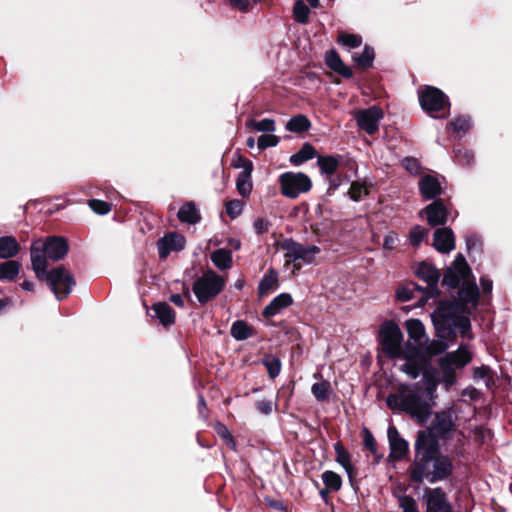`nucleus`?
Wrapping results in <instances>:
<instances>
[{
  "label": "nucleus",
  "mask_w": 512,
  "mask_h": 512,
  "mask_svg": "<svg viewBox=\"0 0 512 512\" xmlns=\"http://www.w3.org/2000/svg\"><path fill=\"white\" fill-rule=\"evenodd\" d=\"M210 258L219 270H227L232 266V252L228 249H217L211 254Z\"/></svg>",
  "instance_id": "nucleus-31"
},
{
  "label": "nucleus",
  "mask_w": 512,
  "mask_h": 512,
  "mask_svg": "<svg viewBox=\"0 0 512 512\" xmlns=\"http://www.w3.org/2000/svg\"><path fill=\"white\" fill-rule=\"evenodd\" d=\"M466 247L469 253L479 252L481 250L482 243L475 234H468L465 236Z\"/></svg>",
  "instance_id": "nucleus-55"
},
{
  "label": "nucleus",
  "mask_w": 512,
  "mask_h": 512,
  "mask_svg": "<svg viewBox=\"0 0 512 512\" xmlns=\"http://www.w3.org/2000/svg\"><path fill=\"white\" fill-rule=\"evenodd\" d=\"M415 291H422L424 293L423 288L415 283H411L406 286H401L396 291L397 299L402 302L410 301L415 297Z\"/></svg>",
  "instance_id": "nucleus-40"
},
{
  "label": "nucleus",
  "mask_w": 512,
  "mask_h": 512,
  "mask_svg": "<svg viewBox=\"0 0 512 512\" xmlns=\"http://www.w3.org/2000/svg\"><path fill=\"white\" fill-rule=\"evenodd\" d=\"M89 207L99 215H105L110 211V205L107 202L97 199L90 200Z\"/></svg>",
  "instance_id": "nucleus-53"
},
{
  "label": "nucleus",
  "mask_w": 512,
  "mask_h": 512,
  "mask_svg": "<svg viewBox=\"0 0 512 512\" xmlns=\"http://www.w3.org/2000/svg\"><path fill=\"white\" fill-rule=\"evenodd\" d=\"M279 183L281 193L291 199H295L300 194L308 192L312 187L310 178L301 172H285L280 175Z\"/></svg>",
  "instance_id": "nucleus-10"
},
{
  "label": "nucleus",
  "mask_w": 512,
  "mask_h": 512,
  "mask_svg": "<svg viewBox=\"0 0 512 512\" xmlns=\"http://www.w3.org/2000/svg\"><path fill=\"white\" fill-rule=\"evenodd\" d=\"M416 274L420 279L427 283V288L424 290L423 298L428 300L429 298L437 296L439 293V271L432 265L423 262L418 266Z\"/></svg>",
  "instance_id": "nucleus-15"
},
{
  "label": "nucleus",
  "mask_w": 512,
  "mask_h": 512,
  "mask_svg": "<svg viewBox=\"0 0 512 512\" xmlns=\"http://www.w3.org/2000/svg\"><path fill=\"white\" fill-rule=\"evenodd\" d=\"M429 230L415 225L409 232V242L412 246H418L428 235Z\"/></svg>",
  "instance_id": "nucleus-44"
},
{
  "label": "nucleus",
  "mask_w": 512,
  "mask_h": 512,
  "mask_svg": "<svg viewBox=\"0 0 512 512\" xmlns=\"http://www.w3.org/2000/svg\"><path fill=\"white\" fill-rule=\"evenodd\" d=\"M207 411H208V409H207L205 399L202 395H199L198 396V412H199L200 417H202L203 419H207V417H208Z\"/></svg>",
  "instance_id": "nucleus-61"
},
{
  "label": "nucleus",
  "mask_w": 512,
  "mask_h": 512,
  "mask_svg": "<svg viewBox=\"0 0 512 512\" xmlns=\"http://www.w3.org/2000/svg\"><path fill=\"white\" fill-rule=\"evenodd\" d=\"M423 500L426 505V512H454L446 492L441 487L425 488Z\"/></svg>",
  "instance_id": "nucleus-12"
},
{
  "label": "nucleus",
  "mask_w": 512,
  "mask_h": 512,
  "mask_svg": "<svg viewBox=\"0 0 512 512\" xmlns=\"http://www.w3.org/2000/svg\"><path fill=\"white\" fill-rule=\"evenodd\" d=\"M325 63L331 70L340 74L344 78H351L353 75L351 68L345 65L339 54L333 49L325 53Z\"/></svg>",
  "instance_id": "nucleus-22"
},
{
  "label": "nucleus",
  "mask_w": 512,
  "mask_h": 512,
  "mask_svg": "<svg viewBox=\"0 0 512 512\" xmlns=\"http://www.w3.org/2000/svg\"><path fill=\"white\" fill-rule=\"evenodd\" d=\"M226 213L231 219H235L238 216L241 215L243 208H244V202L239 199H233L226 203Z\"/></svg>",
  "instance_id": "nucleus-48"
},
{
  "label": "nucleus",
  "mask_w": 512,
  "mask_h": 512,
  "mask_svg": "<svg viewBox=\"0 0 512 512\" xmlns=\"http://www.w3.org/2000/svg\"><path fill=\"white\" fill-rule=\"evenodd\" d=\"M69 250L65 238L50 236L45 241L36 240L31 244V265L38 279H43L47 270V259L58 261L64 258Z\"/></svg>",
  "instance_id": "nucleus-4"
},
{
  "label": "nucleus",
  "mask_w": 512,
  "mask_h": 512,
  "mask_svg": "<svg viewBox=\"0 0 512 512\" xmlns=\"http://www.w3.org/2000/svg\"><path fill=\"white\" fill-rule=\"evenodd\" d=\"M415 458L409 467L411 481L429 483L446 480L454 470L451 458L440 452L439 442L429 431H419L415 441Z\"/></svg>",
  "instance_id": "nucleus-3"
},
{
  "label": "nucleus",
  "mask_w": 512,
  "mask_h": 512,
  "mask_svg": "<svg viewBox=\"0 0 512 512\" xmlns=\"http://www.w3.org/2000/svg\"><path fill=\"white\" fill-rule=\"evenodd\" d=\"M419 191L425 200H437L436 198L442 194V186L437 177L433 175H424L419 183Z\"/></svg>",
  "instance_id": "nucleus-18"
},
{
  "label": "nucleus",
  "mask_w": 512,
  "mask_h": 512,
  "mask_svg": "<svg viewBox=\"0 0 512 512\" xmlns=\"http://www.w3.org/2000/svg\"><path fill=\"white\" fill-rule=\"evenodd\" d=\"M471 274L470 267L463 255L459 254L453 261L452 267L444 273L442 284L450 288H457L460 283L467 281Z\"/></svg>",
  "instance_id": "nucleus-11"
},
{
  "label": "nucleus",
  "mask_w": 512,
  "mask_h": 512,
  "mask_svg": "<svg viewBox=\"0 0 512 512\" xmlns=\"http://www.w3.org/2000/svg\"><path fill=\"white\" fill-rule=\"evenodd\" d=\"M450 127L454 132H466L471 127L470 118L466 116H460L450 122Z\"/></svg>",
  "instance_id": "nucleus-50"
},
{
  "label": "nucleus",
  "mask_w": 512,
  "mask_h": 512,
  "mask_svg": "<svg viewBox=\"0 0 512 512\" xmlns=\"http://www.w3.org/2000/svg\"><path fill=\"white\" fill-rule=\"evenodd\" d=\"M151 311L154 313L152 317L157 318L164 327L174 324L175 312L166 302L155 303Z\"/></svg>",
  "instance_id": "nucleus-23"
},
{
  "label": "nucleus",
  "mask_w": 512,
  "mask_h": 512,
  "mask_svg": "<svg viewBox=\"0 0 512 512\" xmlns=\"http://www.w3.org/2000/svg\"><path fill=\"white\" fill-rule=\"evenodd\" d=\"M405 326L411 340L419 344L427 341L425 327L419 319H409L406 321Z\"/></svg>",
  "instance_id": "nucleus-29"
},
{
  "label": "nucleus",
  "mask_w": 512,
  "mask_h": 512,
  "mask_svg": "<svg viewBox=\"0 0 512 512\" xmlns=\"http://www.w3.org/2000/svg\"><path fill=\"white\" fill-rule=\"evenodd\" d=\"M185 247V238L178 233H168L157 242L159 257L165 259L172 251H181Z\"/></svg>",
  "instance_id": "nucleus-17"
},
{
  "label": "nucleus",
  "mask_w": 512,
  "mask_h": 512,
  "mask_svg": "<svg viewBox=\"0 0 512 512\" xmlns=\"http://www.w3.org/2000/svg\"><path fill=\"white\" fill-rule=\"evenodd\" d=\"M379 336L383 351L389 357L397 358L402 355L403 334L395 322H384L380 326Z\"/></svg>",
  "instance_id": "nucleus-9"
},
{
  "label": "nucleus",
  "mask_w": 512,
  "mask_h": 512,
  "mask_svg": "<svg viewBox=\"0 0 512 512\" xmlns=\"http://www.w3.org/2000/svg\"><path fill=\"white\" fill-rule=\"evenodd\" d=\"M339 158L335 156H318L317 164L321 173L332 176L339 166Z\"/></svg>",
  "instance_id": "nucleus-34"
},
{
  "label": "nucleus",
  "mask_w": 512,
  "mask_h": 512,
  "mask_svg": "<svg viewBox=\"0 0 512 512\" xmlns=\"http://www.w3.org/2000/svg\"><path fill=\"white\" fill-rule=\"evenodd\" d=\"M215 430L217 434L224 440L228 439L231 436V433L227 429V427L221 423H217L215 425Z\"/></svg>",
  "instance_id": "nucleus-62"
},
{
  "label": "nucleus",
  "mask_w": 512,
  "mask_h": 512,
  "mask_svg": "<svg viewBox=\"0 0 512 512\" xmlns=\"http://www.w3.org/2000/svg\"><path fill=\"white\" fill-rule=\"evenodd\" d=\"M348 193L353 201L358 202L363 198V196L368 194V190L363 184L353 182Z\"/></svg>",
  "instance_id": "nucleus-51"
},
{
  "label": "nucleus",
  "mask_w": 512,
  "mask_h": 512,
  "mask_svg": "<svg viewBox=\"0 0 512 512\" xmlns=\"http://www.w3.org/2000/svg\"><path fill=\"white\" fill-rule=\"evenodd\" d=\"M316 150L310 143H305L301 149L290 157V162L294 166H299L304 162L315 157Z\"/></svg>",
  "instance_id": "nucleus-33"
},
{
  "label": "nucleus",
  "mask_w": 512,
  "mask_h": 512,
  "mask_svg": "<svg viewBox=\"0 0 512 512\" xmlns=\"http://www.w3.org/2000/svg\"><path fill=\"white\" fill-rule=\"evenodd\" d=\"M405 363L401 366V371L406 373L411 379H416L420 376L424 361L422 358L412 357L408 352H405Z\"/></svg>",
  "instance_id": "nucleus-27"
},
{
  "label": "nucleus",
  "mask_w": 512,
  "mask_h": 512,
  "mask_svg": "<svg viewBox=\"0 0 512 512\" xmlns=\"http://www.w3.org/2000/svg\"><path fill=\"white\" fill-rule=\"evenodd\" d=\"M459 302L440 301L437 308L431 314L438 337L451 338L457 331L467 338H472L471 321L465 315L466 308L470 305L476 308L479 301V289L475 281L467 280L458 291Z\"/></svg>",
  "instance_id": "nucleus-2"
},
{
  "label": "nucleus",
  "mask_w": 512,
  "mask_h": 512,
  "mask_svg": "<svg viewBox=\"0 0 512 512\" xmlns=\"http://www.w3.org/2000/svg\"><path fill=\"white\" fill-rule=\"evenodd\" d=\"M177 217L181 222L193 225L201 220L200 213L193 202L183 204L177 213Z\"/></svg>",
  "instance_id": "nucleus-28"
},
{
  "label": "nucleus",
  "mask_w": 512,
  "mask_h": 512,
  "mask_svg": "<svg viewBox=\"0 0 512 512\" xmlns=\"http://www.w3.org/2000/svg\"><path fill=\"white\" fill-rule=\"evenodd\" d=\"M272 223L264 218H257L253 222V229L257 235H262L270 229Z\"/></svg>",
  "instance_id": "nucleus-56"
},
{
  "label": "nucleus",
  "mask_w": 512,
  "mask_h": 512,
  "mask_svg": "<svg viewBox=\"0 0 512 512\" xmlns=\"http://www.w3.org/2000/svg\"><path fill=\"white\" fill-rule=\"evenodd\" d=\"M338 42L343 46L356 48L362 44V37L360 35L342 32L338 36Z\"/></svg>",
  "instance_id": "nucleus-46"
},
{
  "label": "nucleus",
  "mask_w": 512,
  "mask_h": 512,
  "mask_svg": "<svg viewBox=\"0 0 512 512\" xmlns=\"http://www.w3.org/2000/svg\"><path fill=\"white\" fill-rule=\"evenodd\" d=\"M456 161L461 165H470L474 161V154L466 148H457L454 150Z\"/></svg>",
  "instance_id": "nucleus-49"
},
{
  "label": "nucleus",
  "mask_w": 512,
  "mask_h": 512,
  "mask_svg": "<svg viewBox=\"0 0 512 512\" xmlns=\"http://www.w3.org/2000/svg\"><path fill=\"white\" fill-rule=\"evenodd\" d=\"M20 251V244L13 236L0 237V259L8 260L17 256Z\"/></svg>",
  "instance_id": "nucleus-25"
},
{
  "label": "nucleus",
  "mask_w": 512,
  "mask_h": 512,
  "mask_svg": "<svg viewBox=\"0 0 512 512\" xmlns=\"http://www.w3.org/2000/svg\"><path fill=\"white\" fill-rule=\"evenodd\" d=\"M383 118V112L378 106H371L367 109L356 112L355 119L360 129L372 135L379 129V122Z\"/></svg>",
  "instance_id": "nucleus-14"
},
{
  "label": "nucleus",
  "mask_w": 512,
  "mask_h": 512,
  "mask_svg": "<svg viewBox=\"0 0 512 512\" xmlns=\"http://www.w3.org/2000/svg\"><path fill=\"white\" fill-rule=\"evenodd\" d=\"M225 280L213 270H208L193 284V292L201 304L215 298L224 288Z\"/></svg>",
  "instance_id": "nucleus-7"
},
{
  "label": "nucleus",
  "mask_w": 512,
  "mask_h": 512,
  "mask_svg": "<svg viewBox=\"0 0 512 512\" xmlns=\"http://www.w3.org/2000/svg\"><path fill=\"white\" fill-rule=\"evenodd\" d=\"M403 167L411 174L417 175L420 172V162L413 157H406L402 160Z\"/></svg>",
  "instance_id": "nucleus-54"
},
{
  "label": "nucleus",
  "mask_w": 512,
  "mask_h": 512,
  "mask_svg": "<svg viewBox=\"0 0 512 512\" xmlns=\"http://www.w3.org/2000/svg\"><path fill=\"white\" fill-rule=\"evenodd\" d=\"M42 280L47 282L58 300L66 298L76 284L73 275L62 266L54 268L48 273L45 270V276Z\"/></svg>",
  "instance_id": "nucleus-8"
},
{
  "label": "nucleus",
  "mask_w": 512,
  "mask_h": 512,
  "mask_svg": "<svg viewBox=\"0 0 512 512\" xmlns=\"http://www.w3.org/2000/svg\"><path fill=\"white\" fill-rule=\"evenodd\" d=\"M481 287L485 293H489L492 291V281L488 278L482 277L480 279Z\"/></svg>",
  "instance_id": "nucleus-63"
},
{
  "label": "nucleus",
  "mask_w": 512,
  "mask_h": 512,
  "mask_svg": "<svg viewBox=\"0 0 512 512\" xmlns=\"http://www.w3.org/2000/svg\"><path fill=\"white\" fill-rule=\"evenodd\" d=\"M279 143V138L273 134L261 135L257 140V145L260 150L269 147H275Z\"/></svg>",
  "instance_id": "nucleus-52"
},
{
  "label": "nucleus",
  "mask_w": 512,
  "mask_h": 512,
  "mask_svg": "<svg viewBox=\"0 0 512 512\" xmlns=\"http://www.w3.org/2000/svg\"><path fill=\"white\" fill-rule=\"evenodd\" d=\"M21 264L16 260L8 259L0 264V280L13 281L19 274Z\"/></svg>",
  "instance_id": "nucleus-32"
},
{
  "label": "nucleus",
  "mask_w": 512,
  "mask_h": 512,
  "mask_svg": "<svg viewBox=\"0 0 512 512\" xmlns=\"http://www.w3.org/2000/svg\"><path fill=\"white\" fill-rule=\"evenodd\" d=\"M471 359L468 347L461 345L458 350L438 359L441 376L439 381L430 380L424 374L421 381L402 383L387 396L386 405L392 411L408 414L420 424L427 422L432 415L437 385L442 383L449 390L456 383V369L463 368Z\"/></svg>",
  "instance_id": "nucleus-1"
},
{
  "label": "nucleus",
  "mask_w": 512,
  "mask_h": 512,
  "mask_svg": "<svg viewBox=\"0 0 512 512\" xmlns=\"http://www.w3.org/2000/svg\"><path fill=\"white\" fill-rule=\"evenodd\" d=\"M421 108L433 118H445L450 111L448 97L438 88L427 86L419 92Z\"/></svg>",
  "instance_id": "nucleus-6"
},
{
  "label": "nucleus",
  "mask_w": 512,
  "mask_h": 512,
  "mask_svg": "<svg viewBox=\"0 0 512 512\" xmlns=\"http://www.w3.org/2000/svg\"><path fill=\"white\" fill-rule=\"evenodd\" d=\"M334 450L336 453V461L344 468L349 480L352 482L353 478L356 476V470L351 462L349 452L340 443L334 445Z\"/></svg>",
  "instance_id": "nucleus-26"
},
{
  "label": "nucleus",
  "mask_w": 512,
  "mask_h": 512,
  "mask_svg": "<svg viewBox=\"0 0 512 512\" xmlns=\"http://www.w3.org/2000/svg\"><path fill=\"white\" fill-rule=\"evenodd\" d=\"M454 411L452 408L436 412L431 425V432L435 438H448L455 430V422L453 419Z\"/></svg>",
  "instance_id": "nucleus-13"
},
{
  "label": "nucleus",
  "mask_w": 512,
  "mask_h": 512,
  "mask_svg": "<svg viewBox=\"0 0 512 512\" xmlns=\"http://www.w3.org/2000/svg\"><path fill=\"white\" fill-rule=\"evenodd\" d=\"M293 13L295 20L301 24H306L309 19L310 9L303 2V0H297L293 7Z\"/></svg>",
  "instance_id": "nucleus-42"
},
{
  "label": "nucleus",
  "mask_w": 512,
  "mask_h": 512,
  "mask_svg": "<svg viewBox=\"0 0 512 512\" xmlns=\"http://www.w3.org/2000/svg\"><path fill=\"white\" fill-rule=\"evenodd\" d=\"M279 281L278 272L274 269H269L262 277L258 285V293L260 296L269 294L271 291L277 289Z\"/></svg>",
  "instance_id": "nucleus-30"
},
{
  "label": "nucleus",
  "mask_w": 512,
  "mask_h": 512,
  "mask_svg": "<svg viewBox=\"0 0 512 512\" xmlns=\"http://www.w3.org/2000/svg\"><path fill=\"white\" fill-rule=\"evenodd\" d=\"M170 301L178 307L184 306V300L180 294L171 295Z\"/></svg>",
  "instance_id": "nucleus-64"
},
{
  "label": "nucleus",
  "mask_w": 512,
  "mask_h": 512,
  "mask_svg": "<svg viewBox=\"0 0 512 512\" xmlns=\"http://www.w3.org/2000/svg\"><path fill=\"white\" fill-rule=\"evenodd\" d=\"M230 333L235 340L243 341L252 336V329L245 321L237 320L232 324Z\"/></svg>",
  "instance_id": "nucleus-35"
},
{
  "label": "nucleus",
  "mask_w": 512,
  "mask_h": 512,
  "mask_svg": "<svg viewBox=\"0 0 512 512\" xmlns=\"http://www.w3.org/2000/svg\"><path fill=\"white\" fill-rule=\"evenodd\" d=\"M322 481L325 484L326 488L330 491H339L342 486L341 477L333 471H325L322 474Z\"/></svg>",
  "instance_id": "nucleus-41"
},
{
  "label": "nucleus",
  "mask_w": 512,
  "mask_h": 512,
  "mask_svg": "<svg viewBox=\"0 0 512 512\" xmlns=\"http://www.w3.org/2000/svg\"><path fill=\"white\" fill-rule=\"evenodd\" d=\"M353 59L359 67L366 69V68L372 66V64H373L374 49L366 45L364 47L363 51L361 52V54L353 55Z\"/></svg>",
  "instance_id": "nucleus-39"
},
{
  "label": "nucleus",
  "mask_w": 512,
  "mask_h": 512,
  "mask_svg": "<svg viewBox=\"0 0 512 512\" xmlns=\"http://www.w3.org/2000/svg\"><path fill=\"white\" fill-rule=\"evenodd\" d=\"M456 334L451 338H442L439 337L440 340L433 341L426 347V352L430 355H438L444 352L448 347V341L454 339Z\"/></svg>",
  "instance_id": "nucleus-45"
},
{
  "label": "nucleus",
  "mask_w": 512,
  "mask_h": 512,
  "mask_svg": "<svg viewBox=\"0 0 512 512\" xmlns=\"http://www.w3.org/2000/svg\"><path fill=\"white\" fill-rule=\"evenodd\" d=\"M293 303L292 296L289 293H281L276 296L263 310L264 317H273L282 309Z\"/></svg>",
  "instance_id": "nucleus-24"
},
{
  "label": "nucleus",
  "mask_w": 512,
  "mask_h": 512,
  "mask_svg": "<svg viewBox=\"0 0 512 512\" xmlns=\"http://www.w3.org/2000/svg\"><path fill=\"white\" fill-rule=\"evenodd\" d=\"M243 171L238 174L236 179V188L242 197H248L252 191L251 173L253 164L249 160H243Z\"/></svg>",
  "instance_id": "nucleus-21"
},
{
  "label": "nucleus",
  "mask_w": 512,
  "mask_h": 512,
  "mask_svg": "<svg viewBox=\"0 0 512 512\" xmlns=\"http://www.w3.org/2000/svg\"><path fill=\"white\" fill-rule=\"evenodd\" d=\"M391 456L401 460L408 451V443L399 434L395 426H390L387 431Z\"/></svg>",
  "instance_id": "nucleus-19"
},
{
  "label": "nucleus",
  "mask_w": 512,
  "mask_h": 512,
  "mask_svg": "<svg viewBox=\"0 0 512 512\" xmlns=\"http://www.w3.org/2000/svg\"><path fill=\"white\" fill-rule=\"evenodd\" d=\"M256 409L263 415H269L273 411V403L268 399L259 400L256 402Z\"/></svg>",
  "instance_id": "nucleus-59"
},
{
  "label": "nucleus",
  "mask_w": 512,
  "mask_h": 512,
  "mask_svg": "<svg viewBox=\"0 0 512 512\" xmlns=\"http://www.w3.org/2000/svg\"><path fill=\"white\" fill-rule=\"evenodd\" d=\"M281 249L284 251L286 264L293 263L294 270L301 268L299 261L306 265L312 264L321 251L316 245H303L291 238L282 241Z\"/></svg>",
  "instance_id": "nucleus-5"
},
{
  "label": "nucleus",
  "mask_w": 512,
  "mask_h": 512,
  "mask_svg": "<svg viewBox=\"0 0 512 512\" xmlns=\"http://www.w3.org/2000/svg\"><path fill=\"white\" fill-rule=\"evenodd\" d=\"M261 363L267 369L268 375L271 379H275L281 372V360L272 354H267L261 360Z\"/></svg>",
  "instance_id": "nucleus-36"
},
{
  "label": "nucleus",
  "mask_w": 512,
  "mask_h": 512,
  "mask_svg": "<svg viewBox=\"0 0 512 512\" xmlns=\"http://www.w3.org/2000/svg\"><path fill=\"white\" fill-rule=\"evenodd\" d=\"M311 126L309 119L304 115L292 117L286 124V130L295 133L307 131Z\"/></svg>",
  "instance_id": "nucleus-37"
},
{
  "label": "nucleus",
  "mask_w": 512,
  "mask_h": 512,
  "mask_svg": "<svg viewBox=\"0 0 512 512\" xmlns=\"http://www.w3.org/2000/svg\"><path fill=\"white\" fill-rule=\"evenodd\" d=\"M261 0H229L230 4L242 12H247L249 8L259 3Z\"/></svg>",
  "instance_id": "nucleus-57"
},
{
  "label": "nucleus",
  "mask_w": 512,
  "mask_h": 512,
  "mask_svg": "<svg viewBox=\"0 0 512 512\" xmlns=\"http://www.w3.org/2000/svg\"><path fill=\"white\" fill-rule=\"evenodd\" d=\"M365 437H364V445L367 449L370 450V452L375 453L376 452V441L373 437V435L368 431L365 430Z\"/></svg>",
  "instance_id": "nucleus-60"
},
{
  "label": "nucleus",
  "mask_w": 512,
  "mask_h": 512,
  "mask_svg": "<svg viewBox=\"0 0 512 512\" xmlns=\"http://www.w3.org/2000/svg\"><path fill=\"white\" fill-rule=\"evenodd\" d=\"M433 246L441 253H448L455 247V238L452 229L438 228L434 232Z\"/></svg>",
  "instance_id": "nucleus-20"
},
{
  "label": "nucleus",
  "mask_w": 512,
  "mask_h": 512,
  "mask_svg": "<svg viewBox=\"0 0 512 512\" xmlns=\"http://www.w3.org/2000/svg\"><path fill=\"white\" fill-rule=\"evenodd\" d=\"M399 507L403 512H419L416 500L410 495H399L397 497Z\"/></svg>",
  "instance_id": "nucleus-47"
},
{
  "label": "nucleus",
  "mask_w": 512,
  "mask_h": 512,
  "mask_svg": "<svg viewBox=\"0 0 512 512\" xmlns=\"http://www.w3.org/2000/svg\"><path fill=\"white\" fill-rule=\"evenodd\" d=\"M420 215H425L429 225L435 227L446 224L448 218V211L443 200L439 199L434 200L432 203L427 205L423 210H421Z\"/></svg>",
  "instance_id": "nucleus-16"
},
{
  "label": "nucleus",
  "mask_w": 512,
  "mask_h": 512,
  "mask_svg": "<svg viewBox=\"0 0 512 512\" xmlns=\"http://www.w3.org/2000/svg\"><path fill=\"white\" fill-rule=\"evenodd\" d=\"M330 383L322 381L314 383L311 387V392L317 401L324 402L329 397Z\"/></svg>",
  "instance_id": "nucleus-43"
},
{
  "label": "nucleus",
  "mask_w": 512,
  "mask_h": 512,
  "mask_svg": "<svg viewBox=\"0 0 512 512\" xmlns=\"http://www.w3.org/2000/svg\"><path fill=\"white\" fill-rule=\"evenodd\" d=\"M246 125L257 132L273 133L276 130L275 121L271 118H264L260 121L251 119L247 121Z\"/></svg>",
  "instance_id": "nucleus-38"
},
{
  "label": "nucleus",
  "mask_w": 512,
  "mask_h": 512,
  "mask_svg": "<svg viewBox=\"0 0 512 512\" xmlns=\"http://www.w3.org/2000/svg\"><path fill=\"white\" fill-rule=\"evenodd\" d=\"M398 242V235L394 231L388 232L384 237L383 248L385 250L391 251L396 247Z\"/></svg>",
  "instance_id": "nucleus-58"
}]
</instances>
